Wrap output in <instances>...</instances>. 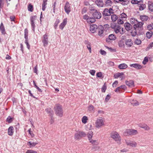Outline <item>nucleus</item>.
I'll return each instance as SVG.
<instances>
[{
	"mask_svg": "<svg viewBox=\"0 0 153 153\" xmlns=\"http://www.w3.org/2000/svg\"><path fill=\"white\" fill-rule=\"evenodd\" d=\"M54 109L56 115L60 117H62L63 115V111L62 106L59 104H56Z\"/></svg>",
	"mask_w": 153,
	"mask_h": 153,
	"instance_id": "obj_1",
	"label": "nucleus"
},
{
	"mask_svg": "<svg viewBox=\"0 0 153 153\" xmlns=\"http://www.w3.org/2000/svg\"><path fill=\"white\" fill-rule=\"evenodd\" d=\"M111 27L114 30L116 33H117L120 32L121 34L123 33V28H122V32H121L120 29L121 28L120 25H117L116 23H113L111 25Z\"/></svg>",
	"mask_w": 153,
	"mask_h": 153,
	"instance_id": "obj_2",
	"label": "nucleus"
},
{
	"mask_svg": "<svg viewBox=\"0 0 153 153\" xmlns=\"http://www.w3.org/2000/svg\"><path fill=\"white\" fill-rule=\"evenodd\" d=\"M138 132L136 130L134 129H127L123 133V135L128 136L129 135H136L138 134Z\"/></svg>",
	"mask_w": 153,
	"mask_h": 153,
	"instance_id": "obj_3",
	"label": "nucleus"
},
{
	"mask_svg": "<svg viewBox=\"0 0 153 153\" xmlns=\"http://www.w3.org/2000/svg\"><path fill=\"white\" fill-rule=\"evenodd\" d=\"M86 134L83 131H79L75 133L74 139L76 140H80L82 137H85Z\"/></svg>",
	"mask_w": 153,
	"mask_h": 153,
	"instance_id": "obj_4",
	"label": "nucleus"
},
{
	"mask_svg": "<svg viewBox=\"0 0 153 153\" xmlns=\"http://www.w3.org/2000/svg\"><path fill=\"white\" fill-rule=\"evenodd\" d=\"M110 137L115 140L120 141L121 137L119 134L116 131H113L110 134Z\"/></svg>",
	"mask_w": 153,
	"mask_h": 153,
	"instance_id": "obj_5",
	"label": "nucleus"
},
{
	"mask_svg": "<svg viewBox=\"0 0 153 153\" xmlns=\"http://www.w3.org/2000/svg\"><path fill=\"white\" fill-rule=\"evenodd\" d=\"M104 121L101 118V119H97L95 122V127L97 128H99L104 126Z\"/></svg>",
	"mask_w": 153,
	"mask_h": 153,
	"instance_id": "obj_6",
	"label": "nucleus"
},
{
	"mask_svg": "<svg viewBox=\"0 0 153 153\" xmlns=\"http://www.w3.org/2000/svg\"><path fill=\"white\" fill-rule=\"evenodd\" d=\"M143 22H139L137 24H134V28L137 30H142L143 29Z\"/></svg>",
	"mask_w": 153,
	"mask_h": 153,
	"instance_id": "obj_7",
	"label": "nucleus"
},
{
	"mask_svg": "<svg viewBox=\"0 0 153 153\" xmlns=\"http://www.w3.org/2000/svg\"><path fill=\"white\" fill-rule=\"evenodd\" d=\"M48 34L46 33L43 36V39L42 42L44 46H46L47 45L48 43Z\"/></svg>",
	"mask_w": 153,
	"mask_h": 153,
	"instance_id": "obj_8",
	"label": "nucleus"
},
{
	"mask_svg": "<svg viewBox=\"0 0 153 153\" xmlns=\"http://www.w3.org/2000/svg\"><path fill=\"white\" fill-rule=\"evenodd\" d=\"M125 141L127 145L132 147H136L137 145V143L135 142L128 140H126Z\"/></svg>",
	"mask_w": 153,
	"mask_h": 153,
	"instance_id": "obj_9",
	"label": "nucleus"
},
{
	"mask_svg": "<svg viewBox=\"0 0 153 153\" xmlns=\"http://www.w3.org/2000/svg\"><path fill=\"white\" fill-rule=\"evenodd\" d=\"M64 9L65 12L68 14H69L71 11V7L70 4L68 2H67L66 3L64 7Z\"/></svg>",
	"mask_w": 153,
	"mask_h": 153,
	"instance_id": "obj_10",
	"label": "nucleus"
},
{
	"mask_svg": "<svg viewBox=\"0 0 153 153\" xmlns=\"http://www.w3.org/2000/svg\"><path fill=\"white\" fill-rule=\"evenodd\" d=\"M93 16L95 19H100L102 17V14L100 12L97 11L96 10L95 12L93 13Z\"/></svg>",
	"mask_w": 153,
	"mask_h": 153,
	"instance_id": "obj_11",
	"label": "nucleus"
},
{
	"mask_svg": "<svg viewBox=\"0 0 153 153\" xmlns=\"http://www.w3.org/2000/svg\"><path fill=\"white\" fill-rule=\"evenodd\" d=\"M98 34L99 36H102V34L103 33L104 27L102 25H99L97 28Z\"/></svg>",
	"mask_w": 153,
	"mask_h": 153,
	"instance_id": "obj_12",
	"label": "nucleus"
},
{
	"mask_svg": "<svg viewBox=\"0 0 153 153\" xmlns=\"http://www.w3.org/2000/svg\"><path fill=\"white\" fill-rule=\"evenodd\" d=\"M125 83L129 87L132 88L134 87V81L132 80H130L129 81H126Z\"/></svg>",
	"mask_w": 153,
	"mask_h": 153,
	"instance_id": "obj_13",
	"label": "nucleus"
},
{
	"mask_svg": "<svg viewBox=\"0 0 153 153\" xmlns=\"http://www.w3.org/2000/svg\"><path fill=\"white\" fill-rule=\"evenodd\" d=\"M116 39V36L113 34H111L109 35L108 38L106 39V41L107 42H109L110 40H114Z\"/></svg>",
	"mask_w": 153,
	"mask_h": 153,
	"instance_id": "obj_14",
	"label": "nucleus"
},
{
	"mask_svg": "<svg viewBox=\"0 0 153 153\" xmlns=\"http://www.w3.org/2000/svg\"><path fill=\"white\" fill-rule=\"evenodd\" d=\"M98 27L95 24H93L90 26V30L92 33H94L97 29Z\"/></svg>",
	"mask_w": 153,
	"mask_h": 153,
	"instance_id": "obj_15",
	"label": "nucleus"
},
{
	"mask_svg": "<svg viewBox=\"0 0 153 153\" xmlns=\"http://www.w3.org/2000/svg\"><path fill=\"white\" fill-rule=\"evenodd\" d=\"M130 66L131 67L134 68L138 70L142 68L141 65L138 63L131 64L130 65Z\"/></svg>",
	"mask_w": 153,
	"mask_h": 153,
	"instance_id": "obj_16",
	"label": "nucleus"
},
{
	"mask_svg": "<svg viewBox=\"0 0 153 153\" xmlns=\"http://www.w3.org/2000/svg\"><path fill=\"white\" fill-rule=\"evenodd\" d=\"M67 22V19H64L62 22L60 24L59 26V28L62 30H63L64 27L66 25Z\"/></svg>",
	"mask_w": 153,
	"mask_h": 153,
	"instance_id": "obj_17",
	"label": "nucleus"
},
{
	"mask_svg": "<svg viewBox=\"0 0 153 153\" xmlns=\"http://www.w3.org/2000/svg\"><path fill=\"white\" fill-rule=\"evenodd\" d=\"M95 3L99 7H102L104 5L103 0H96Z\"/></svg>",
	"mask_w": 153,
	"mask_h": 153,
	"instance_id": "obj_18",
	"label": "nucleus"
},
{
	"mask_svg": "<svg viewBox=\"0 0 153 153\" xmlns=\"http://www.w3.org/2000/svg\"><path fill=\"white\" fill-rule=\"evenodd\" d=\"M111 12H110L108 10V9L105 8L104 9L102 13L103 16H110L111 15Z\"/></svg>",
	"mask_w": 153,
	"mask_h": 153,
	"instance_id": "obj_19",
	"label": "nucleus"
},
{
	"mask_svg": "<svg viewBox=\"0 0 153 153\" xmlns=\"http://www.w3.org/2000/svg\"><path fill=\"white\" fill-rule=\"evenodd\" d=\"M124 26L127 31L130 30L132 28V26L128 22H126L124 24Z\"/></svg>",
	"mask_w": 153,
	"mask_h": 153,
	"instance_id": "obj_20",
	"label": "nucleus"
},
{
	"mask_svg": "<svg viewBox=\"0 0 153 153\" xmlns=\"http://www.w3.org/2000/svg\"><path fill=\"white\" fill-rule=\"evenodd\" d=\"M14 128L12 126H10L8 129V134L10 136H12L14 132Z\"/></svg>",
	"mask_w": 153,
	"mask_h": 153,
	"instance_id": "obj_21",
	"label": "nucleus"
},
{
	"mask_svg": "<svg viewBox=\"0 0 153 153\" xmlns=\"http://www.w3.org/2000/svg\"><path fill=\"white\" fill-rule=\"evenodd\" d=\"M125 43L126 45L128 47H131L133 44V42L130 39H126Z\"/></svg>",
	"mask_w": 153,
	"mask_h": 153,
	"instance_id": "obj_22",
	"label": "nucleus"
},
{
	"mask_svg": "<svg viewBox=\"0 0 153 153\" xmlns=\"http://www.w3.org/2000/svg\"><path fill=\"white\" fill-rule=\"evenodd\" d=\"M148 5L149 10L151 12H153V3L151 1H149Z\"/></svg>",
	"mask_w": 153,
	"mask_h": 153,
	"instance_id": "obj_23",
	"label": "nucleus"
},
{
	"mask_svg": "<svg viewBox=\"0 0 153 153\" xmlns=\"http://www.w3.org/2000/svg\"><path fill=\"white\" fill-rule=\"evenodd\" d=\"M45 111L47 113L49 114V115L51 117H53V112L50 108H47L45 109Z\"/></svg>",
	"mask_w": 153,
	"mask_h": 153,
	"instance_id": "obj_24",
	"label": "nucleus"
},
{
	"mask_svg": "<svg viewBox=\"0 0 153 153\" xmlns=\"http://www.w3.org/2000/svg\"><path fill=\"white\" fill-rule=\"evenodd\" d=\"M88 110L90 112H94V107L92 105H90L88 107Z\"/></svg>",
	"mask_w": 153,
	"mask_h": 153,
	"instance_id": "obj_25",
	"label": "nucleus"
},
{
	"mask_svg": "<svg viewBox=\"0 0 153 153\" xmlns=\"http://www.w3.org/2000/svg\"><path fill=\"white\" fill-rule=\"evenodd\" d=\"M0 30L2 34H4L5 33V29L2 23H1L0 26Z\"/></svg>",
	"mask_w": 153,
	"mask_h": 153,
	"instance_id": "obj_26",
	"label": "nucleus"
},
{
	"mask_svg": "<svg viewBox=\"0 0 153 153\" xmlns=\"http://www.w3.org/2000/svg\"><path fill=\"white\" fill-rule=\"evenodd\" d=\"M124 75V73L123 72L121 73H118L115 74L114 75V77L115 78H117L118 77H120L123 78V76H123Z\"/></svg>",
	"mask_w": 153,
	"mask_h": 153,
	"instance_id": "obj_27",
	"label": "nucleus"
},
{
	"mask_svg": "<svg viewBox=\"0 0 153 153\" xmlns=\"http://www.w3.org/2000/svg\"><path fill=\"white\" fill-rule=\"evenodd\" d=\"M96 20L94 17H89L88 19L87 22L89 24L95 22Z\"/></svg>",
	"mask_w": 153,
	"mask_h": 153,
	"instance_id": "obj_28",
	"label": "nucleus"
},
{
	"mask_svg": "<svg viewBox=\"0 0 153 153\" xmlns=\"http://www.w3.org/2000/svg\"><path fill=\"white\" fill-rule=\"evenodd\" d=\"M127 65L125 63L120 64L118 66V68L120 69H123L126 68L127 67Z\"/></svg>",
	"mask_w": 153,
	"mask_h": 153,
	"instance_id": "obj_29",
	"label": "nucleus"
},
{
	"mask_svg": "<svg viewBox=\"0 0 153 153\" xmlns=\"http://www.w3.org/2000/svg\"><path fill=\"white\" fill-rule=\"evenodd\" d=\"M140 19L143 21H146L148 19V17L147 16L144 15L140 16Z\"/></svg>",
	"mask_w": 153,
	"mask_h": 153,
	"instance_id": "obj_30",
	"label": "nucleus"
},
{
	"mask_svg": "<svg viewBox=\"0 0 153 153\" xmlns=\"http://www.w3.org/2000/svg\"><path fill=\"white\" fill-rule=\"evenodd\" d=\"M152 35L153 32L151 31L147 32L146 34V37L148 39H150L152 36Z\"/></svg>",
	"mask_w": 153,
	"mask_h": 153,
	"instance_id": "obj_31",
	"label": "nucleus"
},
{
	"mask_svg": "<svg viewBox=\"0 0 153 153\" xmlns=\"http://www.w3.org/2000/svg\"><path fill=\"white\" fill-rule=\"evenodd\" d=\"M131 102L133 106H137L139 105V103L136 100H133L131 101Z\"/></svg>",
	"mask_w": 153,
	"mask_h": 153,
	"instance_id": "obj_32",
	"label": "nucleus"
},
{
	"mask_svg": "<svg viewBox=\"0 0 153 153\" xmlns=\"http://www.w3.org/2000/svg\"><path fill=\"white\" fill-rule=\"evenodd\" d=\"M118 18L117 16L115 14H113L111 16V19L113 22H115L118 19Z\"/></svg>",
	"mask_w": 153,
	"mask_h": 153,
	"instance_id": "obj_33",
	"label": "nucleus"
},
{
	"mask_svg": "<svg viewBox=\"0 0 153 153\" xmlns=\"http://www.w3.org/2000/svg\"><path fill=\"white\" fill-rule=\"evenodd\" d=\"M13 117H12L11 116H9L7 118L6 121L8 123H11L13 121Z\"/></svg>",
	"mask_w": 153,
	"mask_h": 153,
	"instance_id": "obj_34",
	"label": "nucleus"
},
{
	"mask_svg": "<svg viewBox=\"0 0 153 153\" xmlns=\"http://www.w3.org/2000/svg\"><path fill=\"white\" fill-rule=\"evenodd\" d=\"M105 5L107 6H111L113 2L111 0H105Z\"/></svg>",
	"mask_w": 153,
	"mask_h": 153,
	"instance_id": "obj_35",
	"label": "nucleus"
},
{
	"mask_svg": "<svg viewBox=\"0 0 153 153\" xmlns=\"http://www.w3.org/2000/svg\"><path fill=\"white\" fill-rule=\"evenodd\" d=\"M88 120L87 117L86 116H83L82 119V122L84 124H85L87 122Z\"/></svg>",
	"mask_w": 153,
	"mask_h": 153,
	"instance_id": "obj_36",
	"label": "nucleus"
},
{
	"mask_svg": "<svg viewBox=\"0 0 153 153\" xmlns=\"http://www.w3.org/2000/svg\"><path fill=\"white\" fill-rule=\"evenodd\" d=\"M89 140L92 138L93 135V132L92 131H89L87 134Z\"/></svg>",
	"mask_w": 153,
	"mask_h": 153,
	"instance_id": "obj_37",
	"label": "nucleus"
},
{
	"mask_svg": "<svg viewBox=\"0 0 153 153\" xmlns=\"http://www.w3.org/2000/svg\"><path fill=\"white\" fill-rule=\"evenodd\" d=\"M131 35L132 36H135L137 34V30L135 29L132 30L131 32Z\"/></svg>",
	"mask_w": 153,
	"mask_h": 153,
	"instance_id": "obj_38",
	"label": "nucleus"
},
{
	"mask_svg": "<svg viewBox=\"0 0 153 153\" xmlns=\"http://www.w3.org/2000/svg\"><path fill=\"white\" fill-rule=\"evenodd\" d=\"M146 7V5L145 4H141L139 6V10H142Z\"/></svg>",
	"mask_w": 153,
	"mask_h": 153,
	"instance_id": "obj_39",
	"label": "nucleus"
},
{
	"mask_svg": "<svg viewBox=\"0 0 153 153\" xmlns=\"http://www.w3.org/2000/svg\"><path fill=\"white\" fill-rule=\"evenodd\" d=\"M89 141L90 142L93 144L97 145L99 143V142H97V140H94L92 139H90V140H89Z\"/></svg>",
	"mask_w": 153,
	"mask_h": 153,
	"instance_id": "obj_40",
	"label": "nucleus"
},
{
	"mask_svg": "<svg viewBox=\"0 0 153 153\" xmlns=\"http://www.w3.org/2000/svg\"><path fill=\"white\" fill-rule=\"evenodd\" d=\"M28 10L29 11L32 12L33 11V6L31 4H29L28 6Z\"/></svg>",
	"mask_w": 153,
	"mask_h": 153,
	"instance_id": "obj_41",
	"label": "nucleus"
},
{
	"mask_svg": "<svg viewBox=\"0 0 153 153\" xmlns=\"http://www.w3.org/2000/svg\"><path fill=\"white\" fill-rule=\"evenodd\" d=\"M36 16H32L30 18V22H34L36 20Z\"/></svg>",
	"mask_w": 153,
	"mask_h": 153,
	"instance_id": "obj_42",
	"label": "nucleus"
},
{
	"mask_svg": "<svg viewBox=\"0 0 153 153\" xmlns=\"http://www.w3.org/2000/svg\"><path fill=\"white\" fill-rule=\"evenodd\" d=\"M117 23L119 25L122 24L123 23V21L122 20L121 18H120V17H118L117 20Z\"/></svg>",
	"mask_w": 153,
	"mask_h": 153,
	"instance_id": "obj_43",
	"label": "nucleus"
},
{
	"mask_svg": "<svg viewBox=\"0 0 153 153\" xmlns=\"http://www.w3.org/2000/svg\"><path fill=\"white\" fill-rule=\"evenodd\" d=\"M60 22V20L59 19H57L54 24V27L56 29L58 25V24Z\"/></svg>",
	"mask_w": 153,
	"mask_h": 153,
	"instance_id": "obj_44",
	"label": "nucleus"
},
{
	"mask_svg": "<svg viewBox=\"0 0 153 153\" xmlns=\"http://www.w3.org/2000/svg\"><path fill=\"white\" fill-rule=\"evenodd\" d=\"M134 42L136 44L139 45L141 44V40L137 39L135 40Z\"/></svg>",
	"mask_w": 153,
	"mask_h": 153,
	"instance_id": "obj_45",
	"label": "nucleus"
},
{
	"mask_svg": "<svg viewBox=\"0 0 153 153\" xmlns=\"http://www.w3.org/2000/svg\"><path fill=\"white\" fill-rule=\"evenodd\" d=\"M149 61L148 58L147 57H145L143 62V63L144 65H145L146 64L147 62Z\"/></svg>",
	"mask_w": 153,
	"mask_h": 153,
	"instance_id": "obj_46",
	"label": "nucleus"
},
{
	"mask_svg": "<svg viewBox=\"0 0 153 153\" xmlns=\"http://www.w3.org/2000/svg\"><path fill=\"white\" fill-rule=\"evenodd\" d=\"M119 46L120 47H122L124 45V42L123 41H120L118 42Z\"/></svg>",
	"mask_w": 153,
	"mask_h": 153,
	"instance_id": "obj_47",
	"label": "nucleus"
},
{
	"mask_svg": "<svg viewBox=\"0 0 153 153\" xmlns=\"http://www.w3.org/2000/svg\"><path fill=\"white\" fill-rule=\"evenodd\" d=\"M100 148L97 145H94L92 148V149L94 151H95L98 149Z\"/></svg>",
	"mask_w": 153,
	"mask_h": 153,
	"instance_id": "obj_48",
	"label": "nucleus"
},
{
	"mask_svg": "<svg viewBox=\"0 0 153 153\" xmlns=\"http://www.w3.org/2000/svg\"><path fill=\"white\" fill-rule=\"evenodd\" d=\"M28 143H29L32 146L34 147L38 143L36 142H32L31 141H29L28 142Z\"/></svg>",
	"mask_w": 153,
	"mask_h": 153,
	"instance_id": "obj_49",
	"label": "nucleus"
},
{
	"mask_svg": "<svg viewBox=\"0 0 153 153\" xmlns=\"http://www.w3.org/2000/svg\"><path fill=\"white\" fill-rule=\"evenodd\" d=\"M153 47V42L150 43L148 45V47L146 49V51L148 50L149 49Z\"/></svg>",
	"mask_w": 153,
	"mask_h": 153,
	"instance_id": "obj_50",
	"label": "nucleus"
},
{
	"mask_svg": "<svg viewBox=\"0 0 153 153\" xmlns=\"http://www.w3.org/2000/svg\"><path fill=\"white\" fill-rule=\"evenodd\" d=\"M129 2V1L128 0H124L122 3V4L123 5H125L128 4Z\"/></svg>",
	"mask_w": 153,
	"mask_h": 153,
	"instance_id": "obj_51",
	"label": "nucleus"
},
{
	"mask_svg": "<svg viewBox=\"0 0 153 153\" xmlns=\"http://www.w3.org/2000/svg\"><path fill=\"white\" fill-rule=\"evenodd\" d=\"M147 28L149 30L153 29V23H152L148 25Z\"/></svg>",
	"mask_w": 153,
	"mask_h": 153,
	"instance_id": "obj_52",
	"label": "nucleus"
},
{
	"mask_svg": "<svg viewBox=\"0 0 153 153\" xmlns=\"http://www.w3.org/2000/svg\"><path fill=\"white\" fill-rule=\"evenodd\" d=\"M126 16H127L126 14L124 13H123L120 15V16H119V17H120V18H126Z\"/></svg>",
	"mask_w": 153,
	"mask_h": 153,
	"instance_id": "obj_53",
	"label": "nucleus"
},
{
	"mask_svg": "<svg viewBox=\"0 0 153 153\" xmlns=\"http://www.w3.org/2000/svg\"><path fill=\"white\" fill-rule=\"evenodd\" d=\"M144 126L143 127V128L146 131H148L150 130V128L147 125H144Z\"/></svg>",
	"mask_w": 153,
	"mask_h": 153,
	"instance_id": "obj_54",
	"label": "nucleus"
},
{
	"mask_svg": "<svg viewBox=\"0 0 153 153\" xmlns=\"http://www.w3.org/2000/svg\"><path fill=\"white\" fill-rule=\"evenodd\" d=\"M111 98V97H110V96L109 94H108L105 98V101L106 102H107L110 99V98Z\"/></svg>",
	"mask_w": 153,
	"mask_h": 153,
	"instance_id": "obj_55",
	"label": "nucleus"
},
{
	"mask_svg": "<svg viewBox=\"0 0 153 153\" xmlns=\"http://www.w3.org/2000/svg\"><path fill=\"white\" fill-rule=\"evenodd\" d=\"M140 1L136 0H132L131 1V3L133 4H138Z\"/></svg>",
	"mask_w": 153,
	"mask_h": 153,
	"instance_id": "obj_56",
	"label": "nucleus"
},
{
	"mask_svg": "<svg viewBox=\"0 0 153 153\" xmlns=\"http://www.w3.org/2000/svg\"><path fill=\"white\" fill-rule=\"evenodd\" d=\"M30 24L34 32L35 28V24L34 22H30Z\"/></svg>",
	"mask_w": 153,
	"mask_h": 153,
	"instance_id": "obj_57",
	"label": "nucleus"
},
{
	"mask_svg": "<svg viewBox=\"0 0 153 153\" xmlns=\"http://www.w3.org/2000/svg\"><path fill=\"white\" fill-rule=\"evenodd\" d=\"M26 153H37V152L32 150H27Z\"/></svg>",
	"mask_w": 153,
	"mask_h": 153,
	"instance_id": "obj_58",
	"label": "nucleus"
},
{
	"mask_svg": "<svg viewBox=\"0 0 153 153\" xmlns=\"http://www.w3.org/2000/svg\"><path fill=\"white\" fill-rule=\"evenodd\" d=\"M87 11V8L85 7L83 8L82 10V14H83L86 12Z\"/></svg>",
	"mask_w": 153,
	"mask_h": 153,
	"instance_id": "obj_59",
	"label": "nucleus"
},
{
	"mask_svg": "<svg viewBox=\"0 0 153 153\" xmlns=\"http://www.w3.org/2000/svg\"><path fill=\"white\" fill-rule=\"evenodd\" d=\"M25 43L26 44L27 48L29 50L30 48V45L28 43V41H25Z\"/></svg>",
	"mask_w": 153,
	"mask_h": 153,
	"instance_id": "obj_60",
	"label": "nucleus"
},
{
	"mask_svg": "<svg viewBox=\"0 0 153 153\" xmlns=\"http://www.w3.org/2000/svg\"><path fill=\"white\" fill-rule=\"evenodd\" d=\"M37 65H36L33 69V72L37 74Z\"/></svg>",
	"mask_w": 153,
	"mask_h": 153,
	"instance_id": "obj_61",
	"label": "nucleus"
},
{
	"mask_svg": "<svg viewBox=\"0 0 153 153\" xmlns=\"http://www.w3.org/2000/svg\"><path fill=\"white\" fill-rule=\"evenodd\" d=\"M90 73L91 74L93 75L94 76L95 75V73L96 71L94 70H91L90 71Z\"/></svg>",
	"mask_w": 153,
	"mask_h": 153,
	"instance_id": "obj_62",
	"label": "nucleus"
},
{
	"mask_svg": "<svg viewBox=\"0 0 153 153\" xmlns=\"http://www.w3.org/2000/svg\"><path fill=\"white\" fill-rule=\"evenodd\" d=\"M100 53L101 54L103 55H105L106 54V52L105 51L102 49H101L100 50Z\"/></svg>",
	"mask_w": 153,
	"mask_h": 153,
	"instance_id": "obj_63",
	"label": "nucleus"
},
{
	"mask_svg": "<svg viewBox=\"0 0 153 153\" xmlns=\"http://www.w3.org/2000/svg\"><path fill=\"white\" fill-rule=\"evenodd\" d=\"M118 84L117 81H115L112 84V86L113 87H115L117 86V85Z\"/></svg>",
	"mask_w": 153,
	"mask_h": 153,
	"instance_id": "obj_64",
	"label": "nucleus"
}]
</instances>
